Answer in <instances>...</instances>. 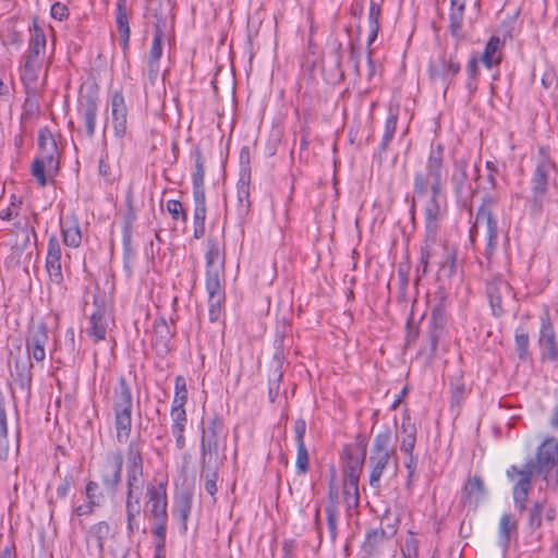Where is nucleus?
<instances>
[{
  "label": "nucleus",
  "mask_w": 558,
  "mask_h": 558,
  "mask_svg": "<svg viewBox=\"0 0 558 558\" xmlns=\"http://www.w3.org/2000/svg\"><path fill=\"white\" fill-rule=\"evenodd\" d=\"M16 227L20 229V233L16 234V238H21L20 242H16V245L21 251H24L31 244V238L34 239V242L37 241V235L34 226H31L28 221L24 223L17 222Z\"/></svg>",
  "instance_id": "nucleus-43"
},
{
  "label": "nucleus",
  "mask_w": 558,
  "mask_h": 558,
  "mask_svg": "<svg viewBox=\"0 0 558 558\" xmlns=\"http://www.w3.org/2000/svg\"><path fill=\"white\" fill-rule=\"evenodd\" d=\"M29 33L31 37L28 52L25 57L24 75L31 80H35L45 56L47 39L44 29L38 25L36 20H34Z\"/></svg>",
  "instance_id": "nucleus-10"
},
{
  "label": "nucleus",
  "mask_w": 558,
  "mask_h": 558,
  "mask_svg": "<svg viewBox=\"0 0 558 558\" xmlns=\"http://www.w3.org/2000/svg\"><path fill=\"white\" fill-rule=\"evenodd\" d=\"M500 47V39L498 36H492L484 49V52L481 56L482 63L487 68L492 69L495 64L500 62V57L497 56V52Z\"/></svg>",
  "instance_id": "nucleus-39"
},
{
  "label": "nucleus",
  "mask_w": 558,
  "mask_h": 558,
  "mask_svg": "<svg viewBox=\"0 0 558 558\" xmlns=\"http://www.w3.org/2000/svg\"><path fill=\"white\" fill-rule=\"evenodd\" d=\"M538 344L542 349V357L558 363V344L554 327L547 316L541 318Z\"/></svg>",
  "instance_id": "nucleus-20"
},
{
  "label": "nucleus",
  "mask_w": 558,
  "mask_h": 558,
  "mask_svg": "<svg viewBox=\"0 0 558 558\" xmlns=\"http://www.w3.org/2000/svg\"><path fill=\"white\" fill-rule=\"evenodd\" d=\"M383 0H371L368 10V26H379Z\"/></svg>",
  "instance_id": "nucleus-57"
},
{
  "label": "nucleus",
  "mask_w": 558,
  "mask_h": 558,
  "mask_svg": "<svg viewBox=\"0 0 558 558\" xmlns=\"http://www.w3.org/2000/svg\"><path fill=\"white\" fill-rule=\"evenodd\" d=\"M46 269L48 271L50 281L57 286H61L63 282L61 267V246L54 235L50 236L48 241Z\"/></svg>",
  "instance_id": "nucleus-22"
},
{
  "label": "nucleus",
  "mask_w": 558,
  "mask_h": 558,
  "mask_svg": "<svg viewBox=\"0 0 558 558\" xmlns=\"http://www.w3.org/2000/svg\"><path fill=\"white\" fill-rule=\"evenodd\" d=\"M220 461H201V478L204 481V488L208 495L215 497L218 487V471Z\"/></svg>",
  "instance_id": "nucleus-31"
},
{
  "label": "nucleus",
  "mask_w": 558,
  "mask_h": 558,
  "mask_svg": "<svg viewBox=\"0 0 558 558\" xmlns=\"http://www.w3.org/2000/svg\"><path fill=\"white\" fill-rule=\"evenodd\" d=\"M32 174L36 178L38 184L40 186H45L47 184V168L44 166V161L34 160L32 165Z\"/></svg>",
  "instance_id": "nucleus-56"
},
{
  "label": "nucleus",
  "mask_w": 558,
  "mask_h": 558,
  "mask_svg": "<svg viewBox=\"0 0 558 558\" xmlns=\"http://www.w3.org/2000/svg\"><path fill=\"white\" fill-rule=\"evenodd\" d=\"M418 541L412 533L405 538L404 544L401 546V558H417Z\"/></svg>",
  "instance_id": "nucleus-54"
},
{
  "label": "nucleus",
  "mask_w": 558,
  "mask_h": 558,
  "mask_svg": "<svg viewBox=\"0 0 558 558\" xmlns=\"http://www.w3.org/2000/svg\"><path fill=\"white\" fill-rule=\"evenodd\" d=\"M226 438L222 420L218 415L209 417L202 428L201 461H220L219 451Z\"/></svg>",
  "instance_id": "nucleus-7"
},
{
  "label": "nucleus",
  "mask_w": 558,
  "mask_h": 558,
  "mask_svg": "<svg viewBox=\"0 0 558 558\" xmlns=\"http://www.w3.org/2000/svg\"><path fill=\"white\" fill-rule=\"evenodd\" d=\"M48 342V331L45 324L37 325L31 330L26 339V351L29 357L36 362H44L46 357L45 347Z\"/></svg>",
  "instance_id": "nucleus-23"
},
{
  "label": "nucleus",
  "mask_w": 558,
  "mask_h": 558,
  "mask_svg": "<svg viewBox=\"0 0 558 558\" xmlns=\"http://www.w3.org/2000/svg\"><path fill=\"white\" fill-rule=\"evenodd\" d=\"M123 258L135 260V251L132 246V234L129 231L122 232Z\"/></svg>",
  "instance_id": "nucleus-59"
},
{
  "label": "nucleus",
  "mask_w": 558,
  "mask_h": 558,
  "mask_svg": "<svg viewBox=\"0 0 558 558\" xmlns=\"http://www.w3.org/2000/svg\"><path fill=\"white\" fill-rule=\"evenodd\" d=\"M293 432L295 435L296 445L305 444L304 436L306 432V422L303 418H299L294 422Z\"/></svg>",
  "instance_id": "nucleus-62"
},
{
  "label": "nucleus",
  "mask_w": 558,
  "mask_h": 558,
  "mask_svg": "<svg viewBox=\"0 0 558 558\" xmlns=\"http://www.w3.org/2000/svg\"><path fill=\"white\" fill-rule=\"evenodd\" d=\"M460 70L461 65L459 61H457L452 56L449 58L444 56L430 63L429 75L432 80L441 81L448 86Z\"/></svg>",
  "instance_id": "nucleus-21"
},
{
  "label": "nucleus",
  "mask_w": 558,
  "mask_h": 558,
  "mask_svg": "<svg viewBox=\"0 0 558 558\" xmlns=\"http://www.w3.org/2000/svg\"><path fill=\"white\" fill-rule=\"evenodd\" d=\"M456 251L446 248L444 258L440 263V269L448 276H451L456 270Z\"/></svg>",
  "instance_id": "nucleus-55"
},
{
  "label": "nucleus",
  "mask_w": 558,
  "mask_h": 558,
  "mask_svg": "<svg viewBox=\"0 0 558 558\" xmlns=\"http://www.w3.org/2000/svg\"><path fill=\"white\" fill-rule=\"evenodd\" d=\"M518 521L511 513L501 514L498 522L497 544L504 551L509 549L512 539H518Z\"/></svg>",
  "instance_id": "nucleus-24"
},
{
  "label": "nucleus",
  "mask_w": 558,
  "mask_h": 558,
  "mask_svg": "<svg viewBox=\"0 0 558 558\" xmlns=\"http://www.w3.org/2000/svg\"><path fill=\"white\" fill-rule=\"evenodd\" d=\"M10 454V444L8 439V421L4 398L0 395V460H7Z\"/></svg>",
  "instance_id": "nucleus-38"
},
{
  "label": "nucleus",
  "mask_w": 558,
  "mask_h": 558,
  "mask_svg": "<svg viewBox=\"0 0 558 558\" xmlns=\"http://www.w3.org/2000/svg\"><path fill=\"white\" fill-rule=\"evenodd\" d=\"M554 168L548 151L541 147L537 154L536 167L532 177V195L534 203L542 205L548 191L549 173Z\"/></svg>",
  "instance_id": "nucleus-12"
},
{
  "label": "nucleus",
  "mask_w": 558,
  "mask_h": 558,
  "mask_svg": "<svg viewBox=\"0 0 558 558\" xmlns=\"http://www.w3.org/2000/svg\"><path fill=\"white\" fill-rule=\"evenodd\" d=\"M250 183L247 172L239 173V180L236 183V198H238V214L240 217H245L250 213Z\"/></svg>",
  "instance_id": "nucleus-32"
},
{
  "label": "nucleus",
  "mask_w": 558,
  "mask_h": 558,
  "mask_svg": "<svg viewBox=\"0 0 558 558\" xmlns=\"http://www.w3.org/2000/svg\"><path fill=\"white\" fill-rule=\"evenodd\" d=\"M111 526L107 521H99L89 526L86 532V544L88 549H95L98 557L104 554L105 542L108 539Z\"/></svg>",
  "instance_id": "nucleus-25"
},
{
  "label": "nucleus",
  "mask_w": 558,
  "mask_h": 558,
  "mask_svg": "<svg viewBox=\"0 0 558 558\" xmlns=\"http://www.w3.org/2000/svg\"><path fill=\"white\" fill-rule=\"evenodd\" d=\"M327 526L329 531V536L332 543L336 542L337 538V526L339 519V509H335L333 506L325 508Z\"/></svg>",
  "instance_id": "nucleus-51"
},
{
  "label": "nucleus",
  "mask_w": 558,
  "mask_h": 558,
  "mask_svg": "<svg viewBox=\"0 0 558 558\" xmlns=\"http://www.w3.org/2000/svg\"><path fill=\"white\" fill-rule=\"evenodd\" d=\"M194 198V223H205L206 219V197L205 193L196 192Z\"/></svg>",
  "instance_id": "nucleus-49"
},
{
  "label": "nucleus",
  "mask_w": 558,
  "mask_h": 558,
  "mask_svg": "<svg viewBox=\"0 0 558 558\" xmlns=\"http://www.w3.org/2000/svg\"><path fill=\"white\" fill-rule=\"evenodd\" d=\"M155 338L153 343L156 350L161 354H167L170 351V341L173 337L167 322L161 318L154 324Z\"/></svg>",
  "instance_id": "nucleus-34"
},
{
  "label": "nucleus",
  "mask_w": 558,
  "mask_h": 558,
  "mask_svg": "<svg viewBox=\"0 0 558 558\" xmlns=\"http://www.w3.org/2000/svg\"><path fill=\"white\" fill-rule=\"evenodd\" d=\"M403 437L400 441V450L405 454H413L416 444V427L410 416H404L401 424Z\"/></svg>",
  "instance_id": "nucleus-35"
},
{
  "label": "nucleus",
  "mask_w": 558,
  "mask_h": 558,
  "mask_svg": "<svg viewBox=\"0 0 558 558\" xmlns=\"http://www.w3.org/2000/svg\"><path fill=\"white\" fill-rule=\"evenodd\" d=\"M50 145H57L52 134L47 129L39 130L38 133V146L39 149L49 147Z\"/></svg>",
  "instance_id": "nucleus-61"
},
{
  "label": "nucleus",
  "mask_w": 558,
  "mask_h": 558,
  "mask_svg": "<svg viewBox=\"0 0 558 558\" xmlns=\"http://www.w3.org/2000/svg\"><path fill=\"white\" fill-rule=\"evenodd\" d=\"M73 483H74L73 475L66 474L63 477L62 482L57 487V496L59 498H65L68 496L69 490H70L71 486L73 485Z\"/></svg>",
  "instance_id": "nucleus-60"
},
{
  "label": "nucleus",
  "mask_w": 558,
  "mask_h": 558,
  "mask_svg": "<svg viewBox=\"0 0 558 558\" xmlns=\"http://www.w3.org/2000/svg\"><path fill=\"white\" fill-rule=\"evenodd\" d=\"M344 475L360 476L365 460V451L357 446H347L343 451Z\"/></svg>",
  "instance_id": "nucleus-28"
},
{
  "label": "nucleus",
  "mask_w": 558,
  "mask_h": 558,
  "mask_svg": "<svg viewBox=\"0 0 558 558\" xmlns=\"http://www.w3.org/2000/svg\"><path fill=\"white\" fill-rule=\"evenodd\" d=\"M170 415H171V420H172L171 426L185 427L186 412H185L184 407L172 405Z\"/></svg>",
  "instance_id": "nucleus-58"
},
{
  "label": "nucleus",
  "mask_w": 558,
  "mask_h": 558,
  "mask_svg": "<svg viewBox=\"0 0 558 558\" xmlns=\"http://www.w3.org/2000/svg\"><path fill=\"white\" fill-rule=\"evenodd\" d=\"M526 464L548 483L551 473L558 468V442L556 439H545L537 448L535 459H530Z\"/></svg>",
  "instance_id": "nucleus-11"
},
{
  "label": "nucleus",
  "mask_w": 558,
  "mask_h": 558,
  "mask_svg": "<svg viewBox=\"0 0 558 558\" xmlns=\"http://www.w3.org/2000/svg\"><path fill=\"white\" fill-rule=\"evenodd\" d=\"M194 162H195V170L192 174L193 194L196 192L205 193V189H204L205 167H204L203 156L199 150H196L194 153Z\"/></svg>",
  "instance_id": "nucleus-40"
},
{
  "label": "nucleus",
  "mask_w": 558,
  "mask_h": 558,
  "mask_svg": "<svg viewBox=\"0 0 558 558\" xmlns=\"http://www.w3.org/2000/svg\"><path fill=\"white\" fill-rule=\"evenodd\" d=\"M50 14L53 19L62 21L68 17L69 9L65 4L56 2L51 5Z\"/></svg>",
  "instance_id": "nucleus-63"
},
{
  "label": "nucleus",
  "mask_w": 558,
  "mask_h": 558,
  "mask_svg": "<svg viewBox=\"0 0 558 558\" xmlns=\"http://www.w3.org/2000/svg\"><path fill=\"white\" fill-rule=\"evenodd\" d=\"M90 327L87 328L86 332L94 339L95 342L104 340L107 333V325L105 322L104 311L99 307L90 315L89 318Z\"/></svg>",
  "instance_id": "nucleus-37"
},
{
  "label": "nucleus",
  "mask_w": 558,
  "mask_h": 558,
  "mask_svg": "<svg viewBox=\"0 0 558 558\" xmlns=\"http://www.w3.org/2000/svg\"><path fill=\"white\" fill-rule=\"evenodd\" d=\"M125 500L126 533L132 537L140 531L142 496L145 487L142 444L131 440L125 451Z\"/></svg>",
  "instance_id": "nucleus-1"
},
{
  "label": "nucleus",
  "mask_w": 558,
  "mask_h": 558,
  "mask_svg": "<svg viewBox=\"0 0 558 558\" xmlns=\"http://www.w3.org/2000/svg\"><path fill=\"white\" fill-rule=\"evenodd\" d=\"M391 432L385 429L378 433L372 444L371 454L367 460L369 468V486L376 490L381 487V477L391 471L396 475L399 469L398 456L395 448L390 447Z\"/></svg>",
  "instance_id": "nucleus-3"
},
{
  "label": "nucleus",
  "mask_w": 558,
  "mask_h": 558,
  "mask_svg": "<svg viewBox=\"0 0 558 558\" xmlns=\"http://www.w3.org/2000/svg\"><path fill=\"white\" fill-rule=\"evenodd\" d=\"M85 496L87 500H89V504L92 505L100 506L105 499L102 492L99 489L98 483L94 481H89L86 483Z\"/></svg>",
  "instance_id": "nucleus-52"
},
{
  "label": "nucleus",
  "mask_w": 558,
  "mask_h": 558,
  "mask_svg": "<svg viewBox=\"0 0 558 558\" xmlns=\"http://www.w3.org/2000/svg\"><path fill=\"white\" fill-rule=\"evenodd\" d=\"M359 481L360 476L344 475L343 496L348 504L353 502L354 505H356L359 502Z\"/></svg>",
  "instance_id": "nucleus-42"
},
{
  "label": "nucleus",
  "mask_w": 558,
  "mask_h": 558,
  "mask_svg": "<svg viewBox=\"0 0 558 558\" xmlns=\"http://www.w3.org/2000/svg\"><path fill=\"white\" fill-rule=\"evenodd\" d=\"M396 533V524H388L387 529L368 530L362 544L364 555L371 558L384 554Z\"/></svg>",
  "instance_id": "nucleus-16"
},
{
  "label": "nucleus",
  "mask_w": 558,
  "mask_h": 558,
  "mask_svg": "<svg viewBox=\"0 0 558 558\" xmlns=\"http://www.w3.org/2000/svg\"><path fill=\"white\" fill-rule=\"evenodd\" d=\"M162 37H163L162 31L160 29L159 26H156L155 31H154V38H153L149 56H148L149 61L154 62V61L160 60V58L162 56Z\"/></svg>",
  "instance_id": "nucleus-48"
},
{
  "label": "nucleus",
  "mask_w": 558,
  "mask_h": 558,
  "mask_svg": "<svg viewBox=\"0 0 558 558\" xmlns=\"http://www.w3.org/2000/svg\"><path fill=\"white\" fill-rule=\"evenodd\" d=\"M464 11V0H450L449 32L456 38L457 44L464 39V34L462 33Z\"/></svg>",
  "instance_id": "nucleus-27"
},
{
  "label": "nucleus",
  "mask_w": 558,
  "mask_h": 558,
  "mask_svg": "<svg viewBox=\"0 0 558 558\" xmlns=\"http://www.w3.org/2000/svg\"><path fill=\"white\" fill-rule=\"evenodd\" d=\"M295 469L299 475H304L308 472L310 458L305 444L296 445Z\"/></svg>",
  "instance_id": "nucleus-46"
},
{
  "label": "nucleus",
  "mask_w": 558,
  "mask_h": 558,
  "mask_svg": "<svg viewBox=\"0 0 558 558\" xmlns=\"http://www.w3.org/2000/svg\"><path fill=\"white\" fill-rule=\"evenodd\" d=\"M429 197L424 206L425 225L428 234H435L438 221L447 211V201L444 189H428Z\"/></svg>",
  "instance_id": "nucleus-15"
},
{
  "label": "nucleus",
  "mask_w": 558,
  "mask_h": 558,
  "mask_svg": "<svg viewBox=\"0 0 558 558\" xmlns=\"http://www.w3.org/2000/svg\"><path fill=\"white\" fill-rule=\"evenodd\" d=\"M192 510V496L189 493H181L174 498L173 515L179 520L181 532L187 530V520Z\"/></svg>",
  "instance_id": "nucleus-33"
},
{
  "label": "nucleus",
  "mask_w": 558,
  "mask_h": 558,
  "mask_svg": "<svg viewBox=\"0 0 558 558\" xmlns=\"http://www.w3.org/2000/svg\"><path fill=\"white\" fill-rule=\"evenodd\" d=\"M496 204V198L492 195H486L483 198V204L477 210L475 222L472 229H477L484 226L486 229V248L485 257L488 263L492 262V256L498 243V223L492 213V207ZM473 230H471V235Z\"/></svg>",
  "instance_id": "nucleus-8"
},
{
  "label": "nucleus",
  "mask_w": 558,
  "mask_h": 558,
  "mask_svg": "<svg viewBox=\"0 0 558 558\" xmlns=\"http://www.w3.org/2000/svg\"><path fill=\"white\" fill-rule=\"evenodd\" d=\"M545 501H535L527 513V525L532 531L542 526V514L544 511Z\"/></svg>",
  "instance_id": "nucleus-45"
},
{
  "label": "nucleus",
  "mask_w": 558,
  "mask_h": 558,
  "mask_svg": "<svg viewBox=\"0 0 558 558\" xmlns=\"http://www.w3.org/2000/svg\"><path fill=\"white\" fill-rule=\"evenodd\" d=\"M166 207L173 220H181L183 223L187 221V214L180 201L169 199Z\"/></svg>",
  "instance_id": "nucleus-53"
},
{
  "label": "nucleus",
  "mask_w": 558,
  "mask_h": 558,
  "mask_svg": "<svg viewBox=\"0 0 558 558\" xmlns=\"http://www.w3.org/2000/svg\"><path fill=\"white\" fill-rule=\"evenodd\" d=\"M535 471L529 466L526 463L522 469L511 465L507 469L506 475L507 477L513 482L512 487V499L514 508L522 513L526 510V505L529 500V493L532 487V478L534 476Z\"/></svg>",
  "instance_id": "nucleus-9"
},
{
  "label": "nucleus",
  "mask_w": 558,
  "mask_h": 558,
  "mask_svg": "<svg viewBox=\"0 0 558 558\" xmlns=\"http://www.w3.org/2000/svg\"><path fill=\"white\" fill-rule=\"evenodd\" d=\"M450 183L458 204L468 206L476 190L471 184L468 173V161L465 159L454 160Z\"/></svg>",
  "instance_id": "nucleus-14"
},
{
  "label": "nucleus",
  "mask_w": 558,
  "mask_h": 558,
  "mask_svg": "<svg viewBox=\"0 0 558 558\" xmlns=\"http://www.w3.org/2000/svg\"><path fill=\"white\" fill-rule=\"evenodd\" d=\"M133 397L124 377L119 378L118 387L113 390L112 410L114 414L116 438L119 444H125L132 430Z\"/></svg>",
  "instance_id": "nucleus-6"
},
{
  "label": "nucleus",
  "mask_w": 558,
  "mask_h": 558,
  "mask_svg": "<svg viewBox=\"0 0 558 558\" xmlns=\"http://www.w3.org/2000/svg\"><path fill=\"white\" fill-rule=\"evenodd\" d=\"M510 286L501 278H496L487 283L486 293L489 300L492 314L495 317H500L504 314L502 307V291H509Z\"/></svg>",
  "instance_id": "nucleus-26"
},
{
  "label": "nucleus",
  "mask_w": 558,
  "mask_h": 558,
  "mask_svg": "<svg viewBox=\"0 0 558 558\" xmlns=\"http://www.w3.org/2000/svg\"><path fill=\"white\" fill-rule=\"evenodd\" d=\"M63 243L70 247H78L82 242V232L76 219H68L61 222Z\"/></svg>",
  "instance_id": "nucleus-36"
},
{
  "label": "nucleus",
  "mask_w": 558,
  "mask_h": 558,
  "mask_svg": "<svg viewBox=\"0 0 558 558\" xmlns=\"http://www.w3.org/2000/svg\"><path fill=\"white\" fill-rule=\"evenodd\" d=\"M123 454L120 451L106 456L100 470V480L107 492L116 494L122 482Z\"/></svg>",
  "instance_id": "nucleus-17"
},
{
  "label": "nucleus",
  "mask_w": 558,
  "mask_h": 558,
  "mask_svg": "<svg viewBox=\"0 0 558 558\" xmlns=\"http://www.w3.org/2000/svg\"><path fill=\"white\" fill-rule=\"evenodd\" d=\"M116 26H117V31L120 34V44L122 46L123 51L125 52L129 48L130 34H131L130 25H129L126 0H118L117 1Z\"/></svg>",
  "instance_id": "nucleus-29"
},
{
  "label": "nucleus",
  "mask_w": 558,
  "mask_h": 558,
  "mask_svg": "<svg viewBox=\"0 0 558 558\" xmlns=\"http://www.w3.org/2000/svg\"><path fill=\"white\" fill-rule=\"evenodd\" d=\"M281 378L282 372L278 366L271 372L268 380V396L271 402H275L276 398L279 395Z\"/></svg>",
  "instance_id": "nucleus-50"
},
{
  "label": "nucleus",
  "mask_w": 558,
  "mask_h": 558,
  "mask_svg": "<svg viewBox=\"0 0 558 558\" xmlns=\"http://www.w3.org/2000/svg\"><path fill=\"white\" fill-rule=\"evenodd\" d=\"M427 333L429 347L423 352L432 360L436 356L438 347L444 343L447 336V313L441 303L432 310Z\"/></svg>",
  "instance_id": "nucleus-13"
},
{
  "label": "nucleus",
  "mask_w": 558,
  "mask_h": 558,
  "mask_svg": "<svg viewBox=\"0 0 558 558\" xmlns=\"http://www.w3.org/2000/svg\"><path fill=\"white\" fill-rule=\"evenodd\" d=\"M397 122H398V113L395 112L392 109H389V114L385 122V132L379 145V149L381 153H385L392 141L396 129H397Z\"/></svg>",
  "instance_id": "nucleus-41"
},
{
  "label": "nucleus",
  "mask_w": 558,
  "mask_h": 558,
  "mask_svg": "<svg viewBox=\"0 0 558 558\" xmlns=\"http://www.w3.org/2000/svg\"><path fill=\"white\" fill-rule=\"evenodd\" d=\"M56 156L57 155H47L36 158V160L44 161V166L47 168L48 175H51V173L58 170L59 162Z\"/></svg>",
  "instance_id": "nucleus-64"
},
{
  "label": "nucleus",
  "mask_w": 558,
  "mask_h": 558,
  "mask_svg": "<svg viewBox=\"0 0 558 558\" xmlns=\"http://www.w3.org/2000/svg\"><path fill=\"white\" fill-rule=\"evenodd\" d=\"M111 124L114 136L123 138L126 133L128 108L121 90H114L111 95Z\"/></svg>",
  "instance_id": "nucleus-19"
},
{
  "label": "nucleus",
  "mask_w": 558,
  "mask_h": 558,
  "mask_svg": "<svg viewBox=\"0 0 558 558\" xmlns=\"http://www.w3.org/2000/svg\"><path fill=\"white\" fill-rule=\"evenodd\" d=\"M515 350L518 357L525 361L529 356L530 337L523 327H518L514 335Z\"/></svg>",
  "instance_id": "nucleus-44"
},
{
  "label": "nucleus",
  "mask_w": 558,
  "mask_h": 558,
  "mask_svg": "<svg viewBox=\"0 0 558 558\" xmlns=\"http://www.w3.org/2000/svg\"><path fill=\"white\" fill-rule=\"evenodd\" d=\"M445 148L440 143H432L424 170L413 178V199L411 211L414 214L415 197L426 196L428 189H444Z\"/></svg>",
  "instance_id": "nucleus-4"
},
{
  "label": "nucleus",
  "mask_w": 558,
  "mask_h": 558,
  "mask_svg": "<svg viewBox=\"0 0 558 558\" xmlns=\"http://www.w3.org/2000/svg\"><path fill=\"white\" fill-rule=\"evenodd\" d=\"M174 397L172 405L184 407L187 400V389L185 378L182 375H178L174 379Z\"/></svg>",
  "instance_id": "nucleus-47"
},
{
  "label": "nucleus",
  "mask_w": 558,
  "mask_h": 558,
  "mask_svg": "<svg viewBox=\"0 0 558 558\" xmlns=\"http://www.w3.org/2000/svg\"><path fill=\"white\" fill-rule=\"evenodd\" d=\"M148 500L146 502L147 515L151 522V533L157 538L155 544L156 555L165 553L166 535L168 523V500L166 485L160 483L158 486L153 484L146 488Z\"/></svg>",
  "instance_id": "nucleus-5"
},
{
  "label": "nucleus",
  "mask_w": 558,
  "mask_h": 558,
  "mask_svg": "<svg viewBox=\"0 0 558 558\" xmlns=\"http://www.w3.org/2000/svg\"><path fill=\"white\" fill-rule=\"evenodd\" d=\"M485 495L486 487L483 480L477 475L469 477L462 488L463 499L476 506L484 500Z\"/></svg>",
  "instance_id": "nucleus-30"
},
{
  "label": "nucleus",
  "mask_w": 558,
  "mask_h": 558,
  "mask_svg": "<svg viewBox=\"0 0 558 558\" xmlns=\"http://www.w3.org/2000/svg\"><path fill=\"white\" fill-rule=\"evenodd\" d=\"M98 110V98L95 94L81 95L77 101V114L83 121L85 133L89 138H93L95 135Z\"/></svg>",
  "instance_id": "nucleus-18"
},
{
  "label": "nucleus",
  "mask_w": 558,
  "mask_h": 558,
  "mask_svg": "<svg viewBox=\"0 0 558 558\" xmlns=\"http://www.w3.org/2000/svg\"><path fill=\"white\" fill-rule=\"evenodd\" d=\"M206 260V291L208 293L209 320L217 322L222 313L225 294V259L216 240H208Z\"/></svg>",
  "instance_id": "nucleus-2"
}]
</instances>
